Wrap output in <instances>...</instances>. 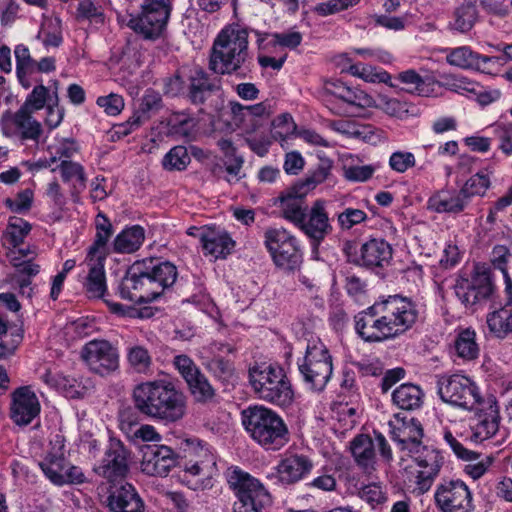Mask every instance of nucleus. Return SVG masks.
Returning a JSON list of instances; mask_svg holds the SVG:
<instances>
[{"label": "nucleus", "instance_id": "de8ad7c7", "mask_svg": "<svg viewBox=\"0 0 512 512\" xmlns=\"http://www.w3.org/2000/svg\"><path fill=\"white\" fill-rule=\"evenodd\" d=\"M37 39L41 40L46 48L59 47L63 42L61 22L59 19H44Z\"/></svg>", "mask_w": 512, "mask_h": 512}, {"label": "nucleus", "instance_id": "9d476101", "mask_svg": "<svg viewBox=\"0 0 512 512\" xmlns=\"http://www.w3.org/2000/svg\"><path fill=\"white\" fill-rule=\"evenodd\" d=\"M264 244L275 265L286 271L298 269L302 253L297 239L283 228H269L264 233Z\"/></svg>", "mask_w": 512, "mask_h": 512}, {"label": "nucleus", "instance_id": "7ed1b4c3", "mask_svg": "<svg viewBox=\"0 0 512 512\" xmlns=\"http://www.w3.org/2000/svg\"><path fill=\"white\" fill-rule=\"evenodd\" d=\"M248 35L239 25L225 27L214 41L209 67L219 74L246 76L245 63L248 58Z\"/></svg>", "mask_w": 512, "mask_h": 512}, {"label": "nucleus", "instance_id": "37998d69", "mask_svg": "<svg viewBox=\"0 0 512 512\" xmlns=\"http://www.w3.org/2000/svg\"><path fill=\"white\" fill-rule=\"evenodd\" d=\"M257 37V44L259 49H267L268 46L280 45L285 48L295 49L302 42V35L297 31L283 32V33H260L259 31L252 30Z\"/></svg>", "mask_w": 512, "mask_h": 512}, {"label": "nucleus", "instance_id": "774afa93", "mask_svg": "<svg viewBox=\"0 0 512 512\" xmlns=\"http://www.w3.org/2000/svg\"><path fill=\"white\" fill-rule=\"evenodd\" d=\"M416 159L413 153L407 151H395L389 158V167L397 173H405L414 167Z\"/></svg>", "mask_w": 512, "mask_h": 512}, {"label": "nucleus", "instance_id": "4468645a", "mask_svg": "<svg viewBox=\"0 0 512 512\" xmlns=\"http://www.w3.org/2000/svg\"><path fill=\"white\" fill-rule=\"evenodd\" d=\"M32 114L33 112L21 107L16 112H5L0 121L2 134L5 137L19 140L23 145L28 141L38 145L43 128Z\"/></svg>", "mask_w": 512, "mask_h": 512}, {"label": "nucleus", "instance_id": "f3484780", "mask_svg": "<svg viewBox=\"0 0 512 512\" xmlns=\"http://www.w3.org/2000/svg\"><path fill=\"white\" fill-rule=\"evenodd\" d=\"M128 455L129 452L124 444L120 440L111 438L102 460L94 466L93 471L110 482L123 478L129 469Z\"/></svg>", "mask_w": 512, "mask_h": 512}, {"label": "nucleus", "instance_id": "c756f323", "mask_svg": "<svg viewBox=\"0 0 512 512\" xmlns=\"http://www.w3.org/2000/svg\"><path fill=\"white\" fill-rule=\"evenodd\" d=\"M499 410L497 405L489 404L481 409L472 419V439L475 442H483L493 437L499 429Z\"/></svg>", "mask_w": 512, "mask_h": 512}, {"label": "nucleus", "instance_id": "f03ea898", "mask_svg": "<svg viewBox=\"0 0 512 512\" xmlns=\"http://www.w3.org/2000/svg\"><path fill=\"white\" fill-rule=\"evenodd\" d=\"M131 397L139 413L166 424L179 421L186 412V396L170 381L141 382L134 386Z\"/></svg>", "mask_w": 512, "mask_h": 512}, {"label": "nucleus", "instance_id": "b1692460", "mask_svg": "<svg viewBox=\"0 0 512 512\" xmlns=\"http://www.w3.org/2000/svg\"><path fill=\"white\" fill-rule=\"evenodd\" d=\"M40 413V403L35 392L29 386L17 388L12 393L10 416L20 426L30 424Z\"/></svg>", "mask_w": 512, "mask_h": 512}, {"label": "nucleus", "instance_id": "1a4fd4ad", "mask_svg": "<svg viewBox=\"0 0 512 512\" xmlns=\"http://www.w3.org/2000/svg\"><path fill=\"white\" fill-rule=\"evenodd\" d=\"M436 385L438 395L445 403L467 410L477 409L481 404L482 398L478 387L466 376L439 375Z\"/></svg>", "mask_w": 512, "mask_h": 512}, {"label": "nucleus", "instance_id": "423d86ee", "mask_svg": "<svg viewBox=\"0 0 512 512\" xmlns=\"http://www.w3.org/2000/svg\"><path fill=\"white\" fill-rule=\"evenodd\" d=\"M229 487L237 500L232 512H263L271 504V496L263 484L239 468L231 470L227 476Z\"/></svg>", "mask_w": 512, "mask_h": 512}, {"label": "nucleus", "instance_id": "473e14b6", "mask_svg": "<svg viewBox=\"0 0 512 512\" xmlns=\"http://www.w3.org/2000/svg\"><path fill=\"white\" fill-rule=\"evenodd\" d=\"M350 450L355 462L364 472L372 473L375 471V443L370 436L357 435L350 443Z\"/></svg>", "mask_w": 512, "mask_h": 512}, {"label": "nucleus", "instance_id": "c03bdc74", "mask_svg": "<svg viewBox=\"0 0 512 512\" xmlns=\"http://www.w3.org/2000/svg\"><path fill=\"white\" fill-rule=\"evenodd\" d=\"M62 180L65 183H71L72 195L80 194L86 188L87 177L84 167L70 160H62L59 165Z\"/></svg>", "mask_w": 512, "mask_h": 512}, {"label": "nucleus", "instance_id": "864d4df0", "mask_svg": "<svg viewBox=\"0 0 512 512\" xmlns=\"http://www.w3.org/2000/svg\"><path fill=\"white\" fill-rule=\"evenodd\" d=\"M318 158L319 162L316 167L309 172L305 181L300 183L306 185L307 192L316 185L323 183L330 175L333 167V161L330 158L320 154Z\"/></svg>", "mask_w": 512, "mask_h": 512}, {"label": "nucleus", "instance_id": "72a5a7b5", "mask_svg": "<svg viewBox=\"0 0 512 512\" xmlns=\"http://www.w3.org/2000/svg\"><path fill=\"white\" fill-rule=\"evenodd\" d=\"M105 259H90L86 256L85 263L88 274L84 282V289L89 298H102L107 290L104 270Z\"/></svg>", "mask_w": 512, "mask_h": 512}, {"label": "nucleus", "instance_id": "393cba45", "mask_svg": "<svg viewBox=\"0 0 512 512\" xmlns=\"http://www.w3.org/2000/svg\"><path fill=\"white\" fill-rule=\"evenodd\" d=\"M110 512H145V503L136 488L129 483L111 488L105 500Z\"/></svg>", "mask_w": 512, "mask_h": 512}, {"label": "nucleus", "instance_id": "69168bd1", "mask_svg": "<svg viewBox=\"0 0 512 512\" xmlns=\"http://www.w3.org/2000/svg\"><path fill=\"white\" fill-rule=\"evenodd\" d=\"M341 101L347 106L358 108L372 107L374 104V100L371 96L360 89L350 86H348Z\"/></svg>", "mask_w": 512, "mask_h": 512}, {"label": "nucleus", "instance_id": "aec40b11", "mask_svg": "<svg viewBox=\"0 0 512 512\" xmlns=\"http://www.w3.org/2000/svg\"><path fill=\"white\" fill-rule=\"evenodd\" d=\"M141 470L150 476H166L177 464V454L166 445H144Z\"/></svg>", "mask_w": 512, "mask_h": 512}, {"label": "nucleus", "instance_id": "3c124183", "mask_svg": "<svg viewBox=\"0 0 512 512\" xmlns=\"http://www.w3.org/2000/svg\"><path fill=\"white\" fill-rule=\"evenodd\" d=\"M53 91L43 84L36 85L27 95L21 108L34 112L39 111L52 102Z\"/></svg>", "mask_w": 512, "mask_h": 512}, {"label": "nucleus", "instance_id": "dca6fc26", "mask_svg": "<svg viewBox=\"0 0 512 512\" xmlns=\"http://www.w3.org/2000/svg\"><path fill=\"white\" fill-rule=\"evenodd\" d=\"M155 284L146 274L140 261H136L127 271L119 285L120 297L136 304H146L154 301L157 292Z\"/></svg>", "mask_w": 512, "mask_h": 512}, {"label": "nucleus", "instance_id": "052dcab7", "mask_svg": "<svg viewBox=\"0 0 512 512\" xmlns=\"http://www.w3.org/2000/svg\"><path fill=\"white\" fill-rule=\"evenodd\" d=\"M172 365L186 383L189 380L191 381L192 378L201 371L193 359L186 354H178L174 356Z\"/></svg>", "mask_w": 512, "mask_h": 512}, {"label": "nucleus", "instance_id": "5fc2aeb1", "mask_svg": "<svg viewBox=\"0 0 512 512\" xmlns=\"http://www.w3.org/2000/svg\"><path fill=\"white\" fill-rule=\"evenodd\" d=\"M191 159L186 147L175 146L164 156L162 166L168 171H182L186 169Z\"/></svg>", "mask_w": 512, "mask_h": 512}, {"label": "nucleus", "instance_id": "20e7f679", "mask_svg": "<svg viewBox=\"0 0 512 512\" xmlns=\"http://www.w3.org/2000/svg\"><path fill=\"white\" fill-rule=\"evenodd\" d=\"M241 420L249 436L265 450L278 451L290 440L285 421L270 408L249 406L241 412Z\"/></svg>", "mask_w": 512, "mask_h": 512}, {"label": "nucleus", "instance_id": "e433bc0d", "mask_svg": "<svg viewBox=\"0 0 512 512\" xmlns=\"http://www.w3.org/2000/svg\"><path fill=\"white\" fill-rule=\"evenodd\" d=\"M489 331L499 339L506 338L512 333V301L506 300L499 309L488 313L486 318Z\"/></svg>", "mask_w": 512, "mask_h": 512}, {"label": "nucleus", "instance_id": "bb28decb", "mask_svg": "<svg viewBox=\"0 0 512 512\" xmlns=\"http://www.w3.org/2000/svg\"><path fill=\"white\" fill-rule=\"evenodd\" d=\"M140 262L151 282L155 284L153 288L158 297L175 283L178 272L176 266L171 262L162 261L159 258H146Z\"/></svg>", "mask_w": 512, "mask_h": 512}, {"label": "nucleus", "instance_id": "5701e85b", "mask_svg": "<svg viewBox=\"0 0 512 512\" xmlns=\"http://www.w3.org/2000/svg\"><path fill=\"white\" fill-rule=\"evenodd\" d=\"M220 88V79L202 68H193L187 73L186 97L192 104L205 103L213 94L219 92Z\"/></svg>", "mask_w": 512, "mask_h": 512}, {"label": "nucleus", "instance_id": "9b49d317", "mask_svg": "<svg viewBox=\"0 0 512 512\" xmlns=\"http://www.w3.org/2000/svg\"><path fill=\"white\" fill-rule=\"evenodd\" d=\"M343 251L348 262L371 270L389 265L393 254L390 244L379 238H371L361 245L347 241Z\"/></svg>", "mask_w": 512, "mask_h": 512}, {"label": "nucleus", "instance_id": "cd10ccee", "mask_svg": "<svg viewBox=\"0 0 512 512\" xmlns=\"http://www.w3.org/2000/svg\"><path fill=\"white\" fill-rule=\"evenodd\" d=\"M501 59V57L483 56L474 53L467 46L451 49L446 55V60L450 65L463 69L474 68L483 72L488 71L491 64H499Z\"/></svg>", "mask_w": 512, "mask_h": 512}, {"label": "nucleus", "instance_id": "f257e3e1", "mask_svg": "<svg viewBox=\"0 0 512 512\" xmlns=\"http://www.w3.org/2000/svg\"><path fill=\"white\" fill-rule=\"evenodd\" d=\"M420 316L417 303L395 294L376 301L355 316V330L366 342H383L404 335Z\"/></svg>", "mask_w": 512, "mask_h": 512}, {"label": "nucleus", "instance_id": "4be33fe9", "mask_svg": "<svg viewBox=\"0 0 512 512\" xmlns=\"http://www.w3.org/2000/svg\"><path fill=\"white\" fill-rule=\"evenodd\" d=\"M418 452H412V457L421 468L416 476V484L420 493L427 492L435 477L438 475L443 464V457L440 452L432 447L420 446Z\"/></svg>", "mask_w": 512, "mask_h": 512}, {"label": "nucleus", "instance_id": "a878e982", "mask_svg": "<svg viewBox=\"0 0 512 512\" xmlns=\"http://www.w3.org/2000/svg\"><path fill=\"white\" fill-rule=\"evenodd\" d=\"M225 351L231 352L232 348L223 343L212 344L210 355L203 357L202 365L215 379L228 384L235 378V368L232 361L220 354Z\"/></svg>", "mask_w": 512, "mask_h": 512}, {"label": "nucleus", "instance_id": "f8f14e48", "mask_svg": "<svg viewBox=\"0 0 512 512\" xmlns=\"http://www.w3.org/2000/svg\"><path fill=\"white\" fill-rule=\"evenodd\" d=\"M495 286L491 270L486 264H476L470 281L464 280L455 286V294L462 304L474 310L488 302L494 294Z\"/></svg>", "mask_w": 512, "mask_h": 512}, {"label": "nucleus", "instance_id": "4c0bfd02", "mask_svg": "<svg viewBox=\"0 0 512 512\" xmlns=\"http://www.w3.org/2000/svg\"><path fill=\"white\" fill-rule=\"evenodd\" d=\"M397 79L405 85L402 90L421 97H430L435 93L436 82L431 77H422L415 70L400 72Z\"/></svg>", "mask_w": 512, "mask_h": 512}, {"label": "nucleus", "instance_id": "6e6552de", "mask_svg": "<svg viewBox=\"0 0 512 512\" xmlns=\"http://www.w3.org/2000/svg\"><path fill=\"white\" fill-rule=\"evenodd\" d=\"M170 12V0H143L141 12L131 15L127 25L142 38L155 41L163 35Z\"/></svg>", "mask_w": 512, "mask_h": 512}, {"label": "nucleus", "instance_id": "6e6d98bb", "mask_svg": "<svg viewBox=\"0 0 512 512\" xmlns=\"http://www.w3.org/2000/svg\"><path fill=\"white\" fill-rule=\"evenodd\" d=\"M16 73L19 81L23 82V78L29 74H33L35 61L31 55L29 48L23 44L15 47Z\"/></svg>", "mask_w": 512, "mask_h": 512}, {"label": "nucleus", "instance_id": "2f4dec72", "mask_svg": "<svg viewBox=\"0 0 512 512\" xmlns=\"http://www.w3.org/2000/svg\"><path fill=\"white\" fill-rule=\"evenodd\" d=\"M201 244L204 253L216 259L225 258L235 246V242L225 230L211 227L201 234Z\"/></svg>", "mask_w": 512, "mask_h": 512}, {"label": "nucleus", "instance_id": "603ef678", "mask_svg": "<svg viewBox=\"0 0 512 512\" xmlns=\"http://www.w3.org/2000/svg\"><path fill=\"white\" fill-rule=\"evenodd\" d=\"M186 384L198 402H208L215 396L214 388L201 371L192 378L191 382L189 380Z\"/></svg>", "mask_w": 512, "mask_h": 512}, {"label": "nucleus", "instance_id": "ea45409f", "mask_svg": "<svg viewBox=\"0 0 512 512\" xmlns=\"http://www.w3.org/2000/svg\"><path fill=\"white\" fill-rule=\"evenodd\" d=\"M424 393L422 389L412 383H405L392 393L393 403L402 410L413 411L423 404Z\"/></svg>", "mask_w": 512, "mask_h": 512}, {"label": "nucleus", "instance_id": "a19ab883", "mask_svg": "<svg viewBox=\"0 0 512 512\" xmlns=\"http://www.w3.org/2000/svg\"><path fill=\"white\" fill-rule=\"evenodd\" d=\"M145 239L144 229L134 225L122 230L113 241V251L120 254H130L137 251Z\"/></svg>", "mask_w": 512, "mask_h": 512}, {"label": "nucleus", "instance_id": "412c9836", "mask_svg": "<svg viewBox=\"0 0 512 512\" xmlns=\"http://www.w3.org/2000/svg\"><path fill=\"white\" fill-rule=\"evenodd\" d=\"M307 193L306 185L297 183L274 198L273 205L279 208L280 215L285 220L296 226L307 212Z\"/></svg>", "mask_w": 512, "mask_h": 512}, {"label": "nucleus", "instance_id": "39448f33", "mask_svg": "<svg viewBox=\"0 0 512 512\" xmlns=\"http://www.w3.org/2000/svg\"><path fill=\"white\" fill-rule=\"evenodd\" d=\"M249 382L261 400L286 408L294 401V390L284 370L272 364L249 369Z\"/></svg>", "mask_w": 512, "mask_h": 512}, {"label": "nucleus", "instance_id": "6ab92c4d", "mask_svg": "<svg viewBox=\"0 0 512 512\" xmlns=\"http://www.w3.org/2000/svg\"><path fill=\"white\" fill-rule=\"evenodd\" d=\"M313 466L308 456L286 451L275 467V478L281 485H293L306 478Z\"/></svg>", "mask_w": 512, "mask_h": 512}, {"label": "nucleus", "instance_id": "c9c22d12", "mask_svg": "<svg viewBox=\"0 0 512 512\" xmlns=\"http://www.w3.org/2000/svg\"><path fill=\"white\" fill-rule=\"evenodd\" d=\"M95 228V239L88 249L87 256L90 259H106L107 243L113 234L112 224L105 214L100 212L95 218Z\"/></svg>", "mask_w": 512, "mask_h": 512}, {"label": "nucleus", "instance_id": "79ce46f5", "mask_svg": "<svg viewBox=\"0 0 512 512\" xmlns=\"http://www.w3.org/2000/svg\"><path fill=\"white\" fill-rule=\"evenodd\" d=\"M126 361L129 369L136 374L150 375L153 359L149 350L139 344L130 345L126 349Z\"/></svg>", "mask_w": 512, "mask_h": 512}, {"label": "nucleus", "instance_id": "a211bd4d", "mask_svg": "<svg viewBox=\"0 0 512 512\" xmlns=\"http://www.w3.org/2000/svg\"><path fill=\"white\" fill-rule=\"evenodd\" d=\"M295 227L311 240L314 247H318L333 229L326 212L325 201L316 200Z\"/></svg>", "mask_w": 512, "mask_h": 512}, {"label": "nucleus", "instance_id": "13d9d810", "mask_svg": "<svg viewBox=\"0 0 512 512\" xmlns=\"http://www.w3.org/2000/svg\"><path fill=\"white\" fill-rule=\"evenodd\" d=\"M161 107V95L152 89H148L142 97L139 109L136 112L148 121L151 115L159 111Z\"/></svg>", "mask_w": 512, "mask_h": 512}, {"label": "nucleus", "instance_id": "58836bf2", "mask_svg": "<svg viewBox=\"0 0 512 512\" xmlns=\"http://www.w3.org/2000/svg\"><path fill=\"white\" fill-rule=\"evenodd\" d=\"M217 466H214L209 461L206 465L200 466L198 463L193 462V459H189L185 463L184 477L188 478L197 477L195 482L190 486L193 490H205L213 487V479L217 475Z\"/></svg>", "mask_w": 512, "mask_h": 512}, {"label": "nucleus", "instance_id": "2eb2a0df", "mask_svg": "<svg viewBox=\"0 0 512 512\" xmlns=\"http://www.w3.org/2000/svg\"><path fill=\"white\" fill-rule=\"evenodd\" d=\"M81 357L90 371L108 376L119 369L118 349L107 340H91L84 345Z\"/></svg>", "mask_w": 512, "mask_h": 512}, {"label": "nucleus", "instance_id": "f704fd0d", "mask_svg": "<svg viewBox=\"0 0 512 512\" xmlns=\"http://www.w3.org/2000/svg\"><path fill=\"white\" fill-rule=\"evenodd\" d=\"M67 460L64 455V445L61 442L52 444L51 448L38 465L44 475L53 483L61 481Z\"/></svg>", "mask_w": 512, "mask_h": 512}, {"label": "nucleus", "instance_id": "338daca9", "mask_svg": "<svg viewBox=\"0 0 512 512\" xmlns=\"http://www.w3.org/2000/svg\"><path fill=\"white\" fill-rule=\"evenodd\" d=\"M272 136L275 139L284 140L288 135L292 134L296 129V124L292 116L288 113H283L277 116L272 122Z\"/></svg>", "mask_w": 512, "mask_h": 512}, {"label": "nucleus", "instance_id": "49530a36", "mask_svg": "<svg viewBox=\"0 0 512 512\" xmlns=\"http://www.w3.org/2000/svg\"><path fill=\"white\" fill-rule=\"evenodd\" d=\"M477 18L478 12L476 6L470 2L463 3L455 9L449 26L455 31L465 33L473 28Z\"/></svg>", "mask_w": 512, "mask_h": 512}, {"label": "nucleus", "instance_id": "e2e57ef3", "mask_svg": "<svg viewBox=\"0 0 512 512\" xmlns=\"http://www.w3.org/2000/svg\"><path fill=\"white\" fill-rule=\"evenodd\" d=\"M367 218L365 211L351 207L337 214V222L342 230H350L355 225L365 222Z\"/></svg>", "mask_w": 512, "mask_h": 512}, {"label": "nucleus", "instance_id": "7c9ffc66", "mask_svg": "<svg viewBox=\"0 0 512 512\" xmlns=\"http://www.w3.org/2000/svg\"><path fill=\"white\" fill-rule=\"evenodd\" d=\"M391 437L397 443L399 449L407 451L409 455L412 452H418L417 449L422 446L423 429L420 422L412 418L393 427Z\"/></svg>", "mask_w": 512, "mask_h": 512}, {"label": "nucleus", "instance_id": "0e129e2a", "mask_svg": "<svg viewBox=\"0 0 512 512\" xmlns=\"http://www.w3.org/2000/svg\"><path fill=\"white\" fill-rule=\"evenodd\" d=\"M465 460L468 462L464 467V472L474 480L482 477L492 464V458L489 456H481L475 452V457Z\"/></svg>", "mask_w": 512, "mask_h": 512}, {"label": "nucleus", "instance_id": "4d7b16f0", "mask_svg": "<svg viewBox=\"0 0 512 512\" xmlns=\"http://www.w3.org/2000/svg\"><path fill=\"white\" fill-rule=\"evenodd\" d=\"M373 106L381 109L390 116L398 118H404L409 113V107L406 102L386 95H380L377 102L374 101Z\"/></svg>", "mask_w": 512, "mask_h": 512}, {"label": "nucleus", "instance_id": "0eeeda50", "mask_svg": "<svg viewBox=\"0 0 512 512\" xmlns=\"http://www.w3.org/2000/svg\"><path fill=\"white\" fill-rule=\"evenodd\" d=\"M298 369L310 390H324L332 376L333 364L329 350L320 339L308 340L305 356L298 361Z\"/></svg>", "mask_w": 512, "mask_h": 512}, {"label": "nucleus", "instance_id": "c85d7f7f", "mask_svg": "<svg viewBox=\"0 0 512 512\" xmlns=\"http://www.w3.org/2000/svg\"><path fill=\"white\" fill-rule=\"evenodd\" d=\"M469 204L460 190L442 189L435 192L427 201V208L436 213L460 214Z\"/></svg>", "mask_w": 512, "mask_h": 512}, {"label": "nucleus", "instance_id": "a18cd8bd", "mask_svg": "<svg viewBox=\"0 0 512 512\" xmlns=\"http://www.w3.org/2000/svg\"><path fill=\"white\" fill-rule=\"evenodd\" d=\"M453 347L456 355L465 361L476 359L480 352L476 341V332L471 328L462 329L458 332Z\"/></svg>", "mask_w": 512, "mask_h": 512}, {"label": "nucleus", "instance_id": "680f3d73", "mask_svg": "<svg viewBox=\"0 0 512 512\" xmlns=\"http://www.w3.org/2000/svg\"><path fill=\"white\" fill-rule=\"evenodd\" d=\"M442 85L458 94L475 93L477 84L468 78L460 75L445 76Z\"/></svg>", "mask_w": 512, "mask_h": 512}, {"label": "nucleus", "instance_id": "8fccbe9b", "mask_svg": "<svg viewBox=\"0 0 512 512\" xmlns=\"http://www.w3.org/2000/svg\"><path fill=\"white\" fill-rule=\"evenodd\" d=\"M490 185L491 181L488 174L481 171L471 176L461 187L460 191L469 204L472 197L484 196Z\"/></svg>", "mask_w": 512, "mask_h": 512}, {"label": "nucleus", "instance_id": "ddd939ff", "mask_svg": "<svg viewBox=\"0 0 512 512\" xmlns=\"http://www.w3.org/2000/svg\"><path fill=\"white\" fill-rule=\"evenodd\" d=\"M434 503L439 512H473L472 492L460 479L442 480L435 488Z\"/></svg>", "mask_w": 512, "mask_h": 512}, {"label": "nucleus", "instance_id": "bf43d9fd", "mask_svg": "<svg viewBox=\"0 0 512 512\" xmlns=\"http://www.w3.org/2000/svg\"><path fill=\"white\" fill-rule=\"evenodd\" d=\"M348 86L340 81H327L325 82L322 89V99L327 103V107L335 114H342L343 111L340 108L332 107L329 105L331 101L330 97H335L336 99H342L344 93L346 92Z\"/></svg>", "mask_w": 512, "mask_h": 512}, {"label": "nucleus", "instance_id": "09e8293b", "mask_svg": "<svg viewBox=\"0 0 512 512\" xmlns=\"http://www.w3.org/2000/svg\"><path fill=\"white\" fill-rule=\"evenodd\" d=\"M31 229L32 226L28 221L20 217L12 216L8 220L4 237L7 238L12 247L16 248L24 242V239L30 233Z\"/></svg>", "mask_w": 512, "mask_h": 512}]
</instances>
